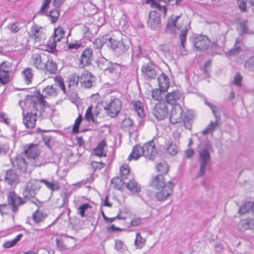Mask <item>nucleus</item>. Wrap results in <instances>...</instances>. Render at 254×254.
<instances>
[{"mask_svg":"<svg viewBox=\"0 0 254 254\" xmlns=\"http://www.w3.org/2000/svg\"><path fill=\"white\" fill-rule=\"evenodd\" d=\"M157 80L159 87L167 90L170 85L168 76L164 73H162L158 76Z\"/></svg>","mask_w":254,"mask_h":254,"instance_id":"a878e982","label":"nucleus"},{"mask_svg":"<svg viewBox=\"0 0 254 254\" xmlns=\"http://www.w3.org/2000/svg\"><path fill=\"white\" fill-rule=\"evenodd\" d=\"M126 187L130 191L136 192H139L140 191V187L133 180H130L129 182L126 184Z\"/></svg>","mask_w":254,"mask_h":254,"instance_id":"4c0bfd02","label":"nucleus"},{"mask_svg":"<svg viewBox=\"0 0 254 254\" xmlns=\"http://www.w3.org/2000/svg\"><path fill=\"white\" fill-rule=\"evenodd\" d=\"M46 217V214L37 209L33 213L32 218L35 223H38L43 221Z\"/></svg>","mask_w":254,"mask_h":254,"instance_id":"72a5a7b5","label":"nucleus"},{"mask_svg":"<svg viewBox=\"0 0 254 254\" xmlns=\"http://www.w3.org/2000/svg\"><path fill=\"white\" fill-rule=\"evenodd\" d=\"M91 206L88 203H85L80 205L78 208V213L82 217H86L85 211L88 210V209L91 208Z\"/></svg>","mask_w":254,"mask_h":254,"instance_id":"09e8293b","label":"nucleus"},{"mask_svg":"<svg viewBox=\"0 0 254 254\" xmlns=\"http://www.w3.org/2000/svg\"><path fill=\"white\" fill-rule=\"evenodd\" d=\"M120 172L122 177L125 179L126 176L128 174L129 172V168L128 165L124 164L120 168Z\"/></svg>","mask_w":254,"mask_h":254,"instance_id":"0e129e2a","label":"nucleus"},{"mask_svg":"<svg viewBox=\"0 0 254 254\" xmlns=\"http://www.w3.org/2000/svg\"><path fill=\"white\" fill-rule=\"evenodd\" d=\"M212 150L213 147L212 144L209 141H206L204 146L198 150L199 168L195 177L196 179L205 176L206 170L210 164V152Z\"/></svg>","mask_w":254,"mask_h":254,"instance_id":"f03ea898","label":"nucleus"},{"mask_svg":"<svg viewBox=\"0 0 254 254\" xmlns=\"http://www.w3.org/2000/svg\"><path fill=\"white\" fill-rule=\"evenodd\" d=\"M56 246L62 251L66 249V246L64 245V241L62 239L57 238L56 240Z\"/></svg>","mask_w":254,"mask_h":254,"instance_id":"338daca9","label":"nucleus"},{"mask_svg":"<svg viewBox=\"0 0 254 254\" xmlns=\"http://www.w3.org/2000/svg\"><path fill=\"white\" fill-rule=\"evenodd\" d=\"M192 43L194 49L196 51L200 52L206 51L210 45L209 39L207 36L202 35L193 38Z\"/></svg>","mask_w":254,"mask_h":254,"instance_id":"20e7f679","label":"nucleus"},{"mask_svg":"<svg viewBox=\"0 0 254 254\" xmlns=\"http://www.w3.org/2000/svg\"><path fill=\"white\" fill-rule=\"evenodd\" d=\"M156 169L157 171L160 173V174L164 175L166 174L169 171L168 165L165 163H160L156 165Z\"/></svg>","mask_w":254,"mask_h":254,"instance_id":"a19ab883","label":"nucleus"},{"mask_svg":"<svg viewBox=\"0 0 254 254\" xmlns=\"http://www.w3.org/2000/svg\"><path fill=\"white\" fill-rule=\"evenodd\" d=\"M7 201L8 204L11 205L12 210L14 212H17L18 206L26 202L22 197L17 196L13 191L8 192Z\"/></svg>","mask_w":254,"mask_h":254,"instance_id":"423d86ee","label":"nucleus"},{"mask_svg":"<svg viewBox=\"0 0 254 254\" xmlns=\"http://www.w3.org/2000/svg\"><path fill=\"white\" fill-rule=\"evenodd\" d=\"M253 207L252 202H247L245 203L238 210V213L240 215H244L248 213L250 210H252L251 207Z\"/></svg>","mask_w":254,"mask_h":254,"instance_id":"79ce46f5","label":"nucleus"},{"mask_svg":"<svg viewBox=\"0 0 254 254\" xmlns=\"http://www.w3.org/2000/svg\"><path fill=\"white\" fill-rule=\"evenodd\" d=\"M9 144L6 143L0 142V155H5L9 150Z\"/></svg>","mask_w":254,"mask_h":254,"instance_id":"13d9d810","label":"nucleus"},{"mask_svg":"<svg viewBox=\"0 0 254 254\" xmlns=\"http://www.w3.org/2000/svg\"><path fill=\"white\" fill-rule=\"evenodd\" d=\"M242 51L240 46H235L234 48L230 50L227 53L228 56H235L238 55Z\"/></svg>","mask_w":254,"mask_h":254,"instance_id":"680f3d73","label":"nucleus"},{"mask_svg":"<svg viewBox=\"0 0 254 254\" xmlns=\"http://www.w3.org/2000/svg\"><path fill=\"white\" fill-rule=\"evenodd\" d=\"M92 58V50L90 48H86L81 53L79 63L83 66L89 65L91 64Z\"/></svg>","mask_w":254,"mask_h":254,"instance_id":"2eb2a0df","label":"nucleus"},{"mask_svg":"<svg viewBox=\"0 0 254 254\" xmlns=\"http://www.w3.org/2000/svg\"><path fill=\"white\" fill-rule=\"evenodd\" d=\"M51 1L52 0H44L43 5L38 11V14L40 15H48L47 9L49 8Z\"/></svg>","mask_w":254,"mask_h":254,"instance_id":"c03bdc74","label":"nucleus"},{"mask_svg":"<svg viewBox=\"0 0 254 254\" xmlns=\"http://www.w3.org/2000/svg\"><path fill=\"white\" fill-rule=\"evenodd\" d=\"M153 12L155 13V15L150 14L149 19L148 21V25L153 29H156L161 27V20L160 16L156 14V11H154Z\"/></svg>","mask_w":254,"mask_h":254,"instance_id":"4be33fe9","label":"nucleus"},{"mask_svg":"<svg viewBox=\"0 0 254 254\" xmlns=\"http://www.w3.org/2000/svg\"><path fill=\"white\" fill-rule=\"evenodd\" d=\"M183 111L181 106L176 104L173 106L170 115V121L171 124H176L183 121Z\"/></svg>","mask_w":254,"mask_h":254,"instance_id":"1a4fd4ad","label":"nucleus"},{"mask_svg":"<svg viewBox=\"0 0 254 254\" xmlns=\"http://www.w3.org/2000/svg\"><path fill=\"white\" fill-rule=\"evenodd\" d=\"M244 66L248 71H254V56L250 57L246 62Z\"/></svg>","mask_w":254,"mask_h":254,"instance_id":"de8ad7c7","label":"nucleus"},{"mask_svg":"<svg viewBox=\"0 0 254 254\" xmlns=\"http://www.w3.org/2000/svg\"><path fill=\"white\" fill-rule=\"evenodd\" d=\"M82 120V117L81 114H79L78 117L75 120L74 125L72 128V132L73 133H77L79 131V127L80 125L81 121Z\"/></svg>","mask_w":254,"mask_h":254,"instance_id":"6e6d98bb","label":"nucleus"},{"mask_svg":"<svg viewBox=\"0 0 254 254\" xmlns=\"http://www.w3.org/2000/svg\"><path fill=\"white\" fill-rule=\"evenodd\" d=\"M79 81H80V77L76 75V74H73L71 75L68 78V88H71L72 87L74 88L76 87Z\"/></svg>","mask_w":254,"mask_h":254,"instance_id":"e433bc0d","label":"nucleus"},{"mask_svg":"<svg viewBox=\"0 0 254 254\" xmlns=\"http://www.w3.org/2000/svg\"><path fill=\"white\" fill-rule=\"evenodd\" d=\"M64 33L65 32L62 27H58L57 28L55 29L53 40L55 42L60 41L64 37Z\"/></svg>","mask_w":254,"mask_h":254,"instance_id":"7c9ffc66","label":"nucleus"},{"mask_svg":"<svg viewBox=\"0 0 254 254\" xmlns=\"http://www.w3.org/2000/svg\"><path fill=\"white\" fill-rule=\"evenodd\" d=\"M182 94L179 90H174L166 94V102L171 104L175 105L176 102L181 97Z\"/></svg>","mask_w":254,"mask_h":254,"instance_id":"6ab92c4d","label":"nucleus"},{"mask_svg":"<svg viewBox=\"0 0 254 254\" xmlns=\"http://www.w3.org/2000/svg\"><path fill=\"white\" fill-rule=\"evenodd\" d=\"M152 113L158 120H163L168 116V106L165 103L156 104L153 108Z\"/></svg>","mask_w":254,"mask_h":254,"instance_id":"6e6552de","label":"nucleus"},{"mask_svg":"<svg viewBox=\"0 0 254 254\" xmlns=\"http://www.w3.org/2000/svg\"><path fill=\"white\" fill-rule=\"evenodd\" d=\"M218 122L219 121H216V120H215L214 123L213 121H211L210 124L202 131V134L205 135L209 133H213L216 127L218 126Z\"/></svg>","mask_w":254,"mask_h":254,"instance_id":"c9c22d12","label":"nucleus"},{"mask_svg":"<svg viewBox=\"0 0 254 254\" xmlns=\"http://www.w3.org/2000/svg\"><path fill=\"white\" fill-rule=\"evenodd\" d=\"M41 186L38 180H31L28 182L23 191V195L25 199L35 204L37 207L43 205V202L35 197Z\"/></svg>","mask_w":254,"mask_h":254,"instance_id":"7ed1b4c3","label":"nucleus"},{"mask_svg":"<svg viewBox=\"0 0 254 254\" xmlns=\"http://www.w3.org/2000/svg\"><path fill=\"white\" fill-rule=\"evenodd\" d=\"M25 82L29 84L32 82L34 76V71L32 68L26 67L21 72Z\"/></svg>","mask_w":254,"mask_h":254,"instance_id":"393cba45","label":"nucleus"},{"mask_svg":"<svg viewBox=\"0 0 254 254\" xmlns=\"http://www.w3.org/2000/svg\"><path fill=\"white\" fill-rule=\"evenodd\" d=\"M188 29L184 28L182 29L180 34L179 35V38L180 39L181 46L182 48H185V42L186 41V37L188 33Z\"/></svg>","mask_w":254,"mask_h":254,"instance_id":"a18cd8bd","label":"nucleus"},{"mask_svg":"<svg viewBox=\"0 0 254 254\" xmlns=\"http://www.w3.org/2000/svg\"><path fill=\"white\" fill-rule=\"evenodd\" d=\"M130 45L131 42L128 39H122L121 40L119 41L117 50L122 53H125L129 49Z\"/></svg>","mask_w":254,"mask_h":254,"instance_id":"bb28decb","label":"nucleus"},{"mask_svg":"<svg viewBox=\"0 0 254 254\" xmlns=\"http://www.w3.org/2000/svg\"><path fill=\"white\" fill-rule=\"evenodd\" d=\"M167 90L159 88H156L152 91L151 96L152 98L157 101H162L166 96Z\"/></svg>","mask_w":254,"mask_h":254,"instance_id":"b1692460","label":"nucleus"},{"mask_svg":"<svg viewBox=\"0 0 254 254\" xmlns=\"http://www.w3.org/2000/svg\"><path fill=\"white\" fill-rule=\"evenodd\" d=\"M32 61L34 66L37 69L44 70V66L46 62L39 54H34L32 56Z\"/></svg>","mask_w":254,"mask_h":254,"instance_id":"412c9836","label":"nucleus"},{"mask_svg":"<svg viewBox=\"0 0 254 254\" xmlns=\"http://www.w3.org/2000/svg\"><path fill=\"white\" fill-rule=\"evenodd\" d=\"M12 69V64L8 62H3L0 64V82L5 84L9 81V72Z\"/></svg>","mask_w":254,"mask_h":254,"instance_id":"0eeeda50","label":"nucleus"},{"mask_svg":"<svg viewBox=\"0 0 254 254\" xmlns=\"http://www.w3.org/2000/svg\"><path fill=\"white\" fill-rule=\"evenodd\" d=\"M9 26V29L12 33H17L21 27H20V23L18 22H13L8 25Z\"/></svg>","mask_w":254,"mask_h":254,"instance_id":"bf43d9fd","label":"nucleus"},{"mask_svg":"<svg viewBox=\"0 0 254 254\" xmlns=\"http://www.w3.org/2000/svg\"><path fill=\"white\" fill-rule=\"evenodd\" d=\"M121 71V66L120 64L110 62L105 72L108 73H119Z\"/></svg>","mask_w":254,"mask_h":254,"instance_id":"c85d7f7f","label":"nucleus"},{"mask_svg":"<svg viewBox=\"0 0 254 254\" xmlns=\"http://www.w3.org/2000/svg\"><path fill=\"white\" fill-rule=\"evenodd\" d=\"M37 112L34 110L32 112H28L25 116H23V123L26 128H33L36 125Z\"/></svg>","mask_w":254,"mask_h":254,"instance_id":"ddd939ff","label":"nucleus"},{"mask_svg":"<svg viewBox=\"0 0 254 254\" xmlns=\"http://www.w3.org/2000/svg\"><path fill=\"white\" fill-rule=\"evenodd\" d=\"M24 153L31 159H35L40 154L39 147L37 144H30L25 146Z\"/></svg>","mask_w":254,"mask_h":254,"instance_id":"4468645a","label":"nucleus"},{"mask_svg":"<svg viewBox=\"0 0 254 254\" xmlns=\"http://www.w3.org/2000/svg\"><path fill=\"white\" fill-rule=\"evenodd\" d=\"M141 70L144 79L146 80L154 79L156 76L155 66L151 62L144 64L142 66Z\"/></svg>","mask_w":254,"mask_h":254,"instance_id":"9d476101","label":"nucleus"},{"mask_svg":"<svg viewBox=\"0 0 254 254\" xmlns=\"http://www.w3.org/2000/svg\"><path fill=\"white\" fill-rule=\"evenodd\" d=\"M144 156L149 160H154L157 155V150L153 140H151L144 144L142 146Z\"/></svg>","mask_w":254,"mask_h":254,"instance_id":"9b49d317","label":"nucleus"},{"mask_svg":"<svg viewBox=\"0 0 254 254\" xmlns=\"http://www.w3.org/2000/svg\"><path fill=\"white\" fill-rule=\"evenodd\" d=\"M249 2L248 0H237V3L239 8L242 12L247 11V3Z\"/></svg>","mask_w":254,"mask_h":254,"instance_id":"864d4df0","label":"nucleus"},{"mask_svg":"<svg viewBox=\"0 0 254 254\" xmlns=\"http://www.w3.org/2000/svg\"><path fill=\"white\" fill-rule=\"evenodd\" d=\"M111 183L113 187L117 190L121 189L124 185L123 181L120 177L114 178L111 180Z\"/></svg>","mask_w":254,"mask_h":254,"instance_id":"37998d69","label":"nucleus"},{"mask_svg":"<svg viewBox=\"0 0 254 254\" xmlns=\"http://www.w3.org/2000/svg\"><path fill=\"white\" fill-rule=\"evenodd\" d=\"M4 180L11 186H15L19 182L18 175L13 170L6 171L5 174Z\"/></svg>","mask_w":254,"mask_h":254,"instance_id":"dca6fc26","label":"nucleus"},{"mask_svg":"<svg viewBox=\"0 0 254 254\" xmlns=\"http://www.w3.org/2000/svg\"><path fill=\"white\" fill-rule=\"evenodd\" d=\"M152 8H155L160 12H162L163 13L164 16V17L166 16L167 9L165 5H161L159 2L157 1L155 3V4L153 5V7H152Z\"/></svg>","mask_w":254,"mask_h":254,"instance_id":"4d7b16f0","label":"nucleus"},{"mask_svg":"<svg viewBox=\"0 0 254 254\" xmlns=\"http://www.w3.org/2000/svg\"><path fill=\"white\" fill-rule=\"evenodd\" d=\"M109 63L110 62H108V61L104 57H102L98 59L97 62L98 66L104 71H105Z\"/></svg>","mask_w":254,"mask_h":254,"instance_id":"49530a36","label":"nucleus"},{"mask_svg":"<svg viewBox=\"0 0 254 254\" xmlns=\"http://www.w3.org/2000/svg\"><path fill=\"white\" fill-rule=\"evenodd\" d=\"M80 82L83 87L89 88L93 86V83L95 82V77L91 72L85 71L81 75Z\"/></svg>","mask_w":254,"mask_h":254,"instance_id":"f8f14e48","label":"nucleus"},{"mask_svg":"<svg viewBox=\"0 0 254 254\" xmlns=\"http://www.w3.org/2000/svg\"><path fill=\"white\" fill-rule=\"evenodd\" d=\"M145 240L143 239L139 232L136 233V238L134 241V245L136 249H141L144 245Z\"/></svg>","mask_w":254,"mask_h":254,"instance_id":"ea45409f","label":"nucleus"},{"mask_svg":"<svg viewBox=\"0 0 254 254\" xmlns=\"http://www.w3.org/2000/svg\"><path fill=\"white\" fill-rule=\"evenodd\" d=\"M239 25L242 31V33L240 35H242L243 34L247 33L248 31L247 21L244 20L243 21H241L240 22Z\"/></svg>","mask_w":254,"mask_h":254,"instance_id":"e2e57ef3","label":"nucleus"},{"mask_svg":"<svg viewBox=\"0 0 254 254\" xmlns=\"http://www.w3.org/2000/svg\"><path fill=\"white\" fill-rule=\"evenodd\" d=\"M121 101L119 99L114 98L111 99L109 104H107L104 108L106 111V113L109 116L114 118L116 117L120 112L121 108Z\"/></svg>","mask_w":254,"mask_h":254,"instance_id":"39448f33","label":"nucleus"},{"mask_svg":"<svg viewBox=\"0 0 254 254\" xmlns=\"http://www.w3.org/2000/svg\"><path fill=\"white\" fill-rule=\"evenodd\" d=\"M133 124V121L130 118H125L122 123L121 127L124 129L125 128L131 127Z\"/></svg>","mask_w":254,"mask_h":254,"instance_id":"69168bd1","label":"nucleus"},{"mask_svg":"<svg viewBox=\"0 0 254 254\" xmlns=\"http://www.w3.org/2000/svg\"><path fill=\"white\" fill-rule=\"evenodd\" d=\"M44 70L49 73L54 74L58 70L57 64L52 59H48L45 64Z\"/></svg>","mask_w":254,"mask_h":254,"instance_id":"5701e85b","label":"nucleus"},{"mask_svg":"<svg viewBox=\"0 0 254 254\" xmlns=\"http://www.w3.org/2000/svg\"><path fill=\"white\" fill-rule=\"evenodd\" d=\"M38 180L39 181V185H40L41 183H43L48 188L52 190H58L59 188L57 185H56L52 182H49L45 179H41Z\"/></svg>","mask_w":254,"mask_h":254,"instance_id":"603ef678","label":"nucleus"},{"mask_svg":"<svg viewBox=\"0 0 254 254\" xmlns=\"http://www.w3.org/2000/svg\"><path fill=\"white\" fill-rule=\"evenodd\" d=\"M179 150V147L178 144L173 142L168 144L166 148V151L168 154L172 156L176 155Z\"/></svg>","mask_w":254,"mask_h":254,"instance_id":"473e14b6","label":"nucleus"},{"mask_svg":"<svg viewBox=\"0 0 254 254\" xmlns=\"http://www.w3.org/2000/svg\"><path fill=\"white\" fill-rule=\"evenodd\" d=\"M150 185L156 189H161L156 194L157 199L160 201H163L168 198L173 192L175 186L172 181L166 183L165 178L162 174L156 176L151 181Z\"/></svg>","mask_w":254,"mask_h":254,"instance_id":"f257e3e1","label":"nucleus"},{"mask_svg":"<svg viewBox=\"0 0 254 254\" xmlns=\"http://www.w3.org/2000/svg\"><path fill=\"white\" fill-rule=\"evenodd\" d=\"M106 38L105 44L114 51L118 49V45L119 44V41L116 40L112 37H109L108 35H105Z\"/></svg>","mask_w":254,"mask_h":254,"instance_id":"c756f323","label":"nucleus"},{"mask_svg":"<svg viewBox=\"0 0 254 254\" xmlns=\"http://www.w3.org/2000/svg\"><path fill=\"white\" fill-rule=\"evenodd\" d=\"M42 29V27L37 24H34L31 28L30 32L33 36H34L35 38H38V34L40 32V30Z\"/></svg>","mask_w":254,"mask_h":254,"instance_id":"052dcab7","label":"nucleus"},{"mask_svg":"<svg viewBox=\"0 0 254 254\" xmlns=\"http://www.w3.org/2000/svg\"><path fill=\"white\" fill-rule=\"evenodd\" d=\"M54 80L57 85L61 88V89L63 91L64 93L65 94H66L65 86L64 85V81L62 77L60 76H56L54 78Z\"/></svg>","mask_w":254,"mask_h":254,"instance_id":"8fccbe9b","label":"nucleus"},{"mask_svg":"<svg viewBox=\"0 0 254 254\" xmlns=\"http://www.w3.org/2000/svg\"><path fill=\"white\" fill-rule=\"evenodd\" d=\"M142 155L144 156L142 146L139 145H136L133 146L132 150L128 156V160L129 161H131L132 160H136Z\"/></svg>","mask_w":254,"mask_h":254,"instance_id":"aec40b11","label":"nucleus"},{"mask_svg":"<svg viewBox=\"0 0 254 254\" xmlns=\"http://www.w3.org/2000/svg\"><path fill=\"white\" fill-rule=\"evenodd\" d=\"M12 163L13 166L18 170L20 173H24L26 172L27 164L22 156H17Z\"/></svg>","mask_w":254,"mask_h":254,"instance_id":"f3484780","label":"nucleus"},{"mask_svg":"<svg viewBox=\"0 0 254 254\" xmlns=\"http://www.w3.org/2000/svg\"><path fill=\"white\" fill-rule=\"evenodd\" d=\"M39 97H33L31 99L32 106L35 111H38L39 106L41 109H43L46 105L47 102L44 100L43 96L39 93Z\"/></svg>","mask_w":254,"mask_h":254,"instance_id":"a211bd4d","label":"nucleus"},{"mask_svg":"<svg viewBox=\"0 0 254 254\" xmlns=\"http://www.w3.org/2000/svg\"><path fill=\"white\" fill-rule=\"evenodd\" d=\"M132 105L138 115L142 118L144 115L143 105L140 101H132Z\"/></svg>","mask_w":254,"mask_h":254,"instance_id":"2f4dec72","label":"nucleus"},{"mask_svg":"<svg viewBox=\"0 0 254 254\" xmlns=\"http://www.w3.org/2000/svg\"><path fill=\"white\" fill-rule=\"evenodd\" d=\"M106 38L105 35L99 37L93 42V47L94 49H100L106 42Z\"/></svg>","mask_w":254,"mask_h":254,"instance_id":"58836bf2","label":"nucleus"},{"mask_svg":"<svg viewBox=\"0 0 254 254\" xmlns=\"http://www.w3.org/2000/svg\"><path fill=\"white\" fill-rule=\"evenodd\" d=\"M92 110V107L91 106H90L87 108L86 111L85 118L88 121H90V119L94 117Z\"/></svg>","mask_w":254,"mask_h":254,"instance_id":"774afa93","label":"nucleus"},{"mask_svg":"<svg viewBox=\"0 0 254 254\" xmlns=\"http://www.w3.org/2000/svg\"><path fill=\"white\" fill-rule=\"evenodd\" d=\"M57 89L54 86H47L43 91L45 95L52 96L56 94Z\"/></svg>","mask_w":254,"mask_h":254,"instance_id":"5fc2aeb1","label":"nucleus"},{"mask_svg":"<svg viewBox=\"0 0 254 254\" xmlns=\"http://www.w3.org/2000/svg\"><path fill=\"white\" fill-rule=\"evenodd\" d=\"M240 225L243 230L254 229V218H248L242 220Z\"/></svg>","mask_w":254,"mask_h":254,"instance_id":"cd10ccee","label":"nucleus"},{"mask_svg":"<svg viewBox=\"0 0 254 254\" xmlns=\"http://www.w3.org/2000/svg\"><path fill=\"white\" fill-rule=\"evenodd\" d=\"M47 16L50 18L51 22L52 24L55 23L60 16L59 8L55 7L54 9L51 10Z\"/></svg>","mask_w":254,"mask_h":254,"instance_id":"f704fd0d","label":"nucleus"},{"mask_svg":"<svg viewBox=\"0 0 254 254\" xmlns=\"http://www.w3.org/2000/svg\"><path fill=\"white\" fill-rule=\"evenodd\" d=\"M115 249L120 253H123L127 249L126 246L120 240H115Z\"/></svg>","mask_w":254,"mask_h":254,"instance_id":"3c124183","label":"nucleus"}]
</instances>
